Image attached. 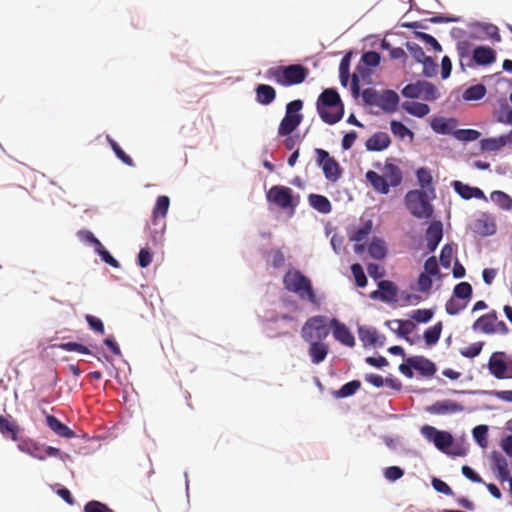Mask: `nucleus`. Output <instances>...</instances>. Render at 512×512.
Listing matches in <instances>:
<instances>
[{"label":"nucleus","mask_w":512,"mask_h":512,"mask_svg":"<svg viewBox=\"0 0 512 512\" xmlns=\"http://www.w3.org/2000/svg\"><path fill=\"white\" fill-rule=\"evenodd\" d=\"M487 369L496 379H512V354L504 351L493 352L489 357Z\"/></svg>","instance_id":"ddd939ff"},{"label":"nucleus","mask_w":512,"mask_h":512,"mask_svg":"<svg viewBox=\"0 0 512 512\" xmlns=\"http://www.w3.org/2000/svg\"><path fill=\"white\" fill-rule=\"evenodd\" d=\"M397 158L388 157L382 168V174L368 170L365 174L367 182L379 194L387 195L391 188L400 186L403 182V172L396 164Z\"/></svg>","instance_id":"20e7f679"},{"label":"nucleus","mask_w":512,"mask_h":512,"mask_svg":"<svg viewBox=\"0 0 512 512\" xmlns=\"http://www.w3.org/2000/svg\"><path fill=\"white\" fill-rule=\"evenodd\" d=\"M465 407L456 400L443 399L437 400L433 404L425 406L424 411L431 415H452L463 412Z\"/></svg>","instance_id":"6ab92c4d"},{"label":"nucleus","mask_w":512,"mask_h":512,"mask_svg":"<svg viewBox=\"0 0 512 512\" xmlns=\"http://www.w3.org/2000/svg\"><path fill=\"white\" fill-rule=\"evenodd\" d=\"M316 164L321 169L325 179L329 182H337L343 174V168L340 163L322 148H315Z\"/></svg>","instance_id":"f8f14e48"},{"label":"nucleus","mask_w":512,"mask_h":512,"mask_svg":"<svg viewBox=\"0 0 512 512\" xmlns=\"http://www.w3.org/2000/svg\"><path fill=\"white\" fill-rule=\"evenodd\" d=\"M45 414V422L50 430H52L56 435L66 438L72 439L76 437V432L63 423L60 419L55 417L54 415L48 414L43 411Z\"/></svg>","instance_id":"c756f323"},{"label":"nucleus","mask_w":512,"mask_h":512,"mask_svg":"<svg viewBox=\"0 0 512 512\" xmlns=\"http://www.w3.org/2000/svg\"><path fill=\"white\" fill-rule=\"evenodd\" d=\"M451 296L458 300H462L463 303L468 305L473 297V287L469 282H459L454 286Z\"/></svg>","instance_id":"49530a36"},{"label":"nucleus","mask_w":512,"mask_h":512,"mask_svg":"<svg viewBox=\"0 0 512 512\" xmlns=\"http://www.w3.org/2000/svg\"><path fill=\"white\" fill-rule=\"evenodd\" d=\"M364 380L375 388H383L387 386L394 391H400L402 389V382L392 374L383 377L376 373H367L364 375Z\"/></svg>","instance_id":"cd10ccee"},{"label":"nucleus","mask_w":512,"mask_h":512,"mask_svg":"<svg viewBox=\"0 0 512 512\" xmlns=\"http://www.w3.org/2000/svg\"><path fill=\"white\" fill-rule=\"evenodd\" d=\"M401 108L410 116L419 119L426 117L431 111L428 104L416 100L402 102Z\"/></svg>","instance_id":"c9c22d12"},{"label":"nucleus","mask_w":512,"mask_h":512,"mask_svg":"<svg viewBox=\"0 0 512 512\" xmlns=\"http://www.w3.org/2000/svg\"><path fill=\"white\" fill-rule=\"evenodd\" d=\"M308 203L314 210L321 214H329L332 211L330 200L322 194L310 193L308 195Z\"/></svg>","instance_id":"ea45409f"},{"label":"nucleus","mask_w":512,"mask_h":512,"mask_svg":"<svg viewBox=\"0 0 512 512\" xmlns=\"http://www.w3.org/2000/svg\"><path fill=\"white\" fill-rule=\"evenodd\" d=\"M333 317L314 315L309 317L301 328V337L305 342L325 341L332 331Z\"/></svg>","instance_id":"0eeeda50"},{"label":"nucleus","mask_w":512,"mask_h":512,"mask_svg":"<svg viewBox=\"0 0 512 512\" xmlns=\"http://www.w3.org/2000/svg\"><path fill=\"white\" fill-rule=\"evenodd\" d=\"M378 107L385 113L392 114L399 108L400 97L393 89H385L380 94Z\"/></svg>","instance_id":"7c9ffc66"},{"label":"nucleus","mask_w":512,"mask_h":512,"mask_svg":"<svg viewBox=\"0 0 512 512\" xmlns=\"http://www.w3.org/2000/svg\"><path fill=\"white\" fill-rule=\"evenodd\" d=\"M308 347V355L314 365H319L327 358L330 348L325 341L310 340Z\"/></svg>","instance_id":"473e14b6"},{"label":"nucleus","mask_w":512,"mask_h":512,"mask_svg":"<svg viewBox=\"0 0 512 512\" xmlns=\"http://www.w3.org/2000/svg\"><path fill=\"white\" fill-rule=\"evenodd\" d=\"M399 372L408 379H412L417 372L416 356L411 355L404 358L403 362L398 367Z\"/></svg>","instance_id":"6e6d98bb"},{"label":"nucleus","mask_w":512,"mask_h":512,"mask_svg":"<svg viewBox=\"0 0 512 512\" xmlns=\"http://www.w3.org/2000/svg\"><path fill=\"white\" fill-rule=\"evenodd\" d=\"M442 330H443L442 321H438L434 325L426 328L422 335L425 344L428 347L435 346L441 338Z\"/></svg>","instance_id":"c03bdc74"},{"label":"nucleus","mask_w":512,"mask_h":512,"mask_svg":"<svg viewBox=\"0 0 512 512\" xmlns=\"http://www.w3.org/2000/svg\"><path fill=\"white\" fill-rule=\"evenodd\" d=\"M357 333L364 348H382L386 343L385 335L379 333V331L373 326L358 325Z\"/></svg>","instance_id":"a211bd4d"},{"label":"nucleus","mask_w":512,"mask_h":512,"mask_svg":"<svg viewBox=\"0 0 512 512\" xmlns=\"http://www.w3.org/2000/svg\"><path fill=\"white\" fill-rule=\"evenodd\" d=\"M473 441L481 448H486L488 445L489 426L486 424L476 425L472 431Z\"/></svg>","instance_id":"603ef678"},{"label":"nucleus","mask_w":512,"mask_h":512,"mask_svg":"<svg viewBox=\"0 0 512 512\" xmlns=\"http://www.w3.org/2000/svg\"><path fill=\"white\" fill-rule=\"evenodd\" d=\"M266 199L269 203L275 204L282 210L289 212L292 217L300 203V195L294 193L293 189L284 185H273L266 192Z\"/></svg>","instance_id":"1a4fd4ad"},{"label":"nucleus","mask_w":512,"mask_h":512,"mask_svg":"<svg viewBox=\"0 0 512 512\" xmlns=\"http://www.w3.org/2000/svg\"><path fill=\"white\" fill-rule=\"evenodd\" d=\"M415 177L418 185L420 186V189L430 187L432 184H434L431 169L426 166L417 168L415 171Z\"/></svg>","instance_id":"4d7b16f0"},{"label":"nucleus","mask_w":512,"mask_h":512,"mask_svg":"<svg viewBox=\"0 0 512 512\" xmlns=\"http://www.w3.org/2000/svg\"><path fill=\"white\" fill-rule=\"evenodd\" d=\"M332 325L331 334L335 341L348 348H353L356 345L355 336L346 323L333 317Z\"/></svg>","instance_id":"aec40b11"},{"label":"nucleus","mask_w":512,"mask_h":512,"mask_svg":"<svg viewBox=\"0 0 512 512\" xmlns=\"http://www.w3.org/2000/svg\"><path fill=\"white\" fill-rule=\"evenodd\" d=\"M404 205L410 215L416 219L431 220L435 215L433 203L425 199L424 193L418 189H412L404 195Z\"/></svg>","instance_id":"6e6552de"},{"label":"nucleus","mask_w":512,"mask_h":512,"mask_svg":"<svg viewBox=\"0 0 512 512\" xmlns=\"http://www.w3.org/2000/svg\"><path fill=\"white\" fill-rule=\"evenodd\" d=\"M392 139L387 132L377 131L373 133L364 143L369 152H382L391 146Z\"/></svg>","instance_id":"c85d7f7f"},{"label":"nucleus","mask_w":512,"mask_h":512,"mask_svg":"<svg viewBox=\"0 0 512 512\" xmlns=\"http://www.w3.org/2000/svg\"><path fill=\"white\" fill-rule=\"evenodd\" d=\"M473 232L481 237L493 236L497 232V224L494 216L482 212L480 217L474 221Z\"/></svg>","instance_id":"bb28decb"},{"label":"nucleus","mask_w":512,"mask_h":512,"mask_svg":"<svg viewBox=\"0 0 512 512\" xmlns=\"http://www.w3.org/2000/svg\"><path fill=\"white\" fill-rule=\"evenodd\" d=\"M22 430L11 415L0 414V434L3 438L19 443L22 439L20 437Z\"/></svg>","instance_id":"b1692460"},{"label":"nucleus","mask_w":512,"mask_h":512,"mask_svg":"<svg viewBox=\"0 0 512 512\" xmlns=\"http://www.w3.org/2000/svg\"><path fill=\"white\" fill-rule=\"evenodd\" d=\"M468 27L472 30L468 34V38L471 40L488 38L494 43H499L502 40L498 26L493 23L476 20L470 22Z\"/></svg>","instance_id":"4468645a"},{"label":"nucleus","mask_w":512,"mask_h":512,"mask_svg":"<svg viewBox=\"0 0 512 512\" xmlns=\"http://www.w3.org/2000/svg\"><path fill=\"white\" fill-rule=\"evenodd\" d=\"M76 235L80 242L86 246L92 247L94 251L102 245V242L89 229H81Z\"/></svg>","instance_id":"bf43d9fd"},{"label":"nucleus","mask_w":512,"mask_h":512,"mask_svg":"<svg viewBox=\"0 0 512 512\" xmlns=\"http://www.w3.org/2000/svg\"><path fill=\"white\" fill-rule=\"evenodd\" d=\"M381 92L376 90L375 88L368 87L362 90L360 88V97H362L363 103L366 106H376L378 107Z\"/></svg>","instance_id":"e2e57ef3"},{"label":"nucleus","mask_w":512,"mask_h":512,"mask_svg":"<svg viewBox=\"0 0 512 512\" xmlns=\"http://www.w3.org/2000/svg\"><path fill=\"white\" fill-rule=\"evenodd\" d=\"M303 105L304 102L301 99H294L286 104L285 115L280 121L277 134H287L297 130L304 118L301 112Z\"/></svg>","instance_id":"9b49d317"},{"label":"nucleus","mask_w":512,"mask_h":512,"mask_svg":"<svg viewBox=\"0 0 512 512\" xmlns=\"http://www.w3.org/2000/svg\"><path fill=\"white\" fill-rule=\"evenodd\" d=\"M417 363V373L420 377L431 379L436 377L438 371L437 364L423 355H415Z\"/></svg>","instance_id":"f704fd0d"},{"label":"nucleus","mask_w":512,"mask_h":512,"mask_svg":"<svg viewBox=\"0 0 512 512\" xmlns=\"http://www.w3.org/2000/svg\"><path fill=\"white\" fill-rule=\"evenodd\" d=\"M421 435L435 448L448 457H464L468 453L463 440H456L451 431L441 430L432 425L425 424L420 428Z\"/></svg>","instance_id":"f03ea898"},{"label":"nucleus","mask_w":512,"mask_h":512,"mask_svg":"<svg viewBox=\"0 0 512 512\" xmlns=\"http://www.w3.org/2000/svg\"><path fill=\"white\" fill-rule=\"evenodd\" d=\"M94 253L99 256L100 260L106 265L119 269L121 268L120 262L111 254V252L102 244Z\"/></svg>","instance_id":"052dcab7"},{"label":"nucleus","mask_w":512,"mask_h":512,"mask_svg":"<svg viewBox=\"0 0 512 512\" xmlns=\"http://www.w3.org/2000/svg\"><path fill=\"white\" fill-rule=\"evenodd\" d=\"M413 36L429 46L434 52L441 53L443 51L442 45L433 35L423 31H413Z\"/></svg>","instance_id":"5fc2aeb1"},{"label":"nucleus","mask_w":512,"mask_h":512,"mask_svg":"<svg viewBox=\"0 0 512 512\" xmlns=\"http://www.w3.org/2000/svg\"><path fill=\"white\" fill-rule=\"evenodd\" d=\"M418 64H421L423 66L422 69V75L425 78H433L436 76L438 71V64L431 56H425L421 62Z\"/></svg>","instance_id":"338daca9"},{"label":"nucleus","mask_w":512,"mask_h":512,"mask_svg":"<svg viewBox=\"0 0 512 512\" xmlns=\"http://www.w3.org/2000/svg\"><path fill=\"white\" fill-rule=\"evenodd\" d=\"M167 223L166 220L150 218L147 222L144 232L148 237L149 244L152 247H162L165 241Z\"/></svg>","instance_id":"f3484780"},{"label":"nucleus","mask_w":512,"mask_h":512,"mask_svg":"<svg viewBox=\"0 0 512 512\" xmlns=\"http://www.w3.org/2000/svg\"><path fill=\"white\" fill-rule=\"evenodd\" d=\"M481 132L473 128H457L454 138L463 143H469L479 140Z\"/></svg>","instance_id":"864d4df0"},{"label":"nucleus","mask_w":512,"mask_h":512,"mask_svg":"<svg viewBox=\"0 0 512 512\" xmlns=\"http://www.w3.org/2000/svg\"><path fill=\"white\" fill-rule=\"evenodd\" d=\"M443 237L444 228L442 221L439 219H434L429 222L423 238L426 241L427 250L424 256L434 253L443 240Z\"/></svg>","instance_id":"dca6fc26"},{"label":"nucleus","mask_w":512,"mask_h":512,"mask_svg":"<svg viewBox=\"0 0 512 512\" xmlns=\"http://www.w3.org/2000/svg\"><path fill=\"white\" fill-rule=\"evenodd\" d=\"M350 270L354 278L355 285L358 288H365L368 284V278L365 274L363 266L360 263L355 262L351 264Z\"/></svg>","instance_id":"680f3d73"},{"label":"nucleus","mask_w":512,"mask_h":512,"mask_svg":"<svg viewBox=\"0 0 512 512\" xmlns=\"http://www.w3.org/2000/svg\"><path fill=\"white\" fill-rule=\"evenodd\" d=\"M458 120L455 117L433 116L430 121L432 131L439 135L454 137Z\"/></svg>","instance_id":"a878e982"},{"label":"nucleus","mask_w":512,"mask_h":512,"mask_svg":"<svg viewBox=\"0 0 512 512\" xmlns=\"http://www.w3.org/2000/svg\"><path fill=\"white\" fill-rule=\"evenodd\" d=\"M389 124L391 133L398 139L404 140L408 138L410 141L414 140L415 133L410 128H408L401 120L392 119Z\"/></svg>","instance_id":"a18cd8bd"},{"label":"nucleus","mask_w":512,"mask_h":512,"mask_svg":"<svg viewBox=\"0 0 512 512\" xmlns=\"http://www.w3.org/2000/svg\"><path fill=\"white\" fill-rule=\"evenodd\" d=\"M255 100L262 106L272 104L276 99V89L269 84H257L254 88Z\"/></svg>","instance_id":"72a5a7b5"},{"label":"nucleus","mask_w":512,"mask_h":512,"mask_svg":"<svg viewBox=\"0 0 512 512\" xmlns=\"http://www.w3.org/2000/svg\"><path fill=\"white\" fill-rule=\"evenodd\" d=\"M373 74L374 73L370 69L363 66L360 62L357 63L354 73L351 76L350 84L351 96L354 99H358L360 97V82L363 81L364 83L371 85Z\"/></svg>","instance_id":"4be33fe9"},{"label":"nucleus","mask_w":512,"mask_h":512,"mask_svg":"<svg viewBox=\"0 0 512 512\" xmlns=\"http://www.w3.org/2000/svg\"><path fill=\"white\" fill-rule=\"evenodd\" d=\"M382 54L375 50H365L362 52L359 62L370 69L373 73L377 69L382 61Z\"/></svg>","instance_id":"37998d69"},{"label":"nucleus","mask_w":512,"mask_h":512,"mask_svg":"<svg viewBox=\"0 0 512 512\" xmlns=\"http://www.w3.org/2000/svg\"><path fill=\"white\" fill-rule=\"evenodd\" d=\"M395 322L398 324V328L392 329V332L395 333L398 338L403 339L408 343H412V341H410V334L415 329V325L404 319H395Z\"/></svg>","instance_id":"8fccbe9b"},{"label":"nucleus","mask_w":512,"mask_h":512,"mask_svg":"<svg viewBox=\"0 0 512 512\" xmlns=\"http://www.w3.org/2000/svg\"><path fill=\"white\" fill-rule=\"evenodd\" d=\"M373 229V222L368 219L360 225L347 227V236L351 242H362L368 239Z\"/></svg>","instance_id":"2f4dec72"},{"label":"nucleus","mask_w":512,"mask_h":512,"mask_svg":"<svg viewBox=\"0 0 512 512\" xmlns=\"http://www.w3.org/2000/svg\"><path fill=\"white\" fill-rule=\"evenodd\" d=\"M454 246V243L449 242L444 244L441 248L438 262L444 269H449L451 267Z\"/></svg>","instance_id":"69168bd1"},{"label":"nucleus","mask_w":512,"mask_h":512,"mask_svg":"<svg viewBox=\"0 0 512 512\" xmlns=\"http://www.w3.org/2000/svg\"><path fill=\"white\" fill-rule=\"evenodd\" d=\"M450 185L454 192L463 200L478 199L485 202L488 201L483 190L477 186H472L460 180H453Z\"/></svg>","instance_id":"5701e85b"},{"label":"nucleus","mask_w":512,"mask_h":512,"mask_svg":"<svg viewBox=\"0 0 512 512\" xmlns=\"http://www.w3.org/2000/svg\"><path fill=\"white\" fill-rule=\"evenodd\" d=\"M473 48V45L468 40L458 41L456 44V50L459 57V66L462 72H464L467 67L466 63H464V59H468V61H470Z\"/></svg>","instance_id":"09e8293b"},{"label":"nucleus","mask_w":512,"mask_h":512,"mask_svg":"<svg viewBox=\"0 0 512 512\" xmlns=\"http://www.w3.org/2000/svg\"><path fill=\"white\" fill-rule=\"evenodd\" d=\"M490 200L503 211H512V197L502 191L494 190L490 193Z\"/></svg>","instance_id":"de8ad7c7"},{"label":"nucleus","mask_w":512,"mask_h":512,"mask_svg":"<svg viewBox=\"0 0 512 512\" xmlns=\"http://www.w3.org/2000/svg\"><path fill=\"white\" fill-rule=\"evenodd\" d=\"M17 448L22 453L40 461H44L49 457H56L64 463L72 461L71 455L63 452L60 448L40 443L29 437L22 438L17 444Z\"/></svg>","instance_id":"423d86ee"},{"label":"nucleus","mask_w":512,"mask_h":512,"mask_svg":"<svg viewBox=\"0 0 512 512\" xmlns=\"http://www.w3.org/2000/svg\"><path fill=\"white\" fill-rule=\"evenodd\" d=\"M315 105L319 118L329 126L340 122L345 115L344 102L336 87L323 89Z\"/></svg>","instance_id":"7ed1b4c3"},{"label":"nucleus","mask_w":512,"mask_h":512,"mask_svg":"<svg viewBox=\"0 0 512 512\" xmlns=\"http://www.w3.org/2000/svg\"><path fill=\"white\" fill-rule=\"evenodd\" d=\"M433 287V279L427 273H419L417 277V285H411L412 290H417L423 294H429Z\"/></svg>","instance_id":"0e129e2a"},{"label":"nucleus","mask_w":512,"mask_h":512,"mask_svg":"<svg viewBox=\"0 0 512 512\" xmlns=\"http://www.w3.org/2000/svg\"><path fill=\"white\" fill-rule=\"evenodd\" d=\"M170 197L167 195H159L154 203L150 218L166 220L170 208Z\"/></svg>","instance_id":"58836bf2"},{"label":"nucleus","mask_w":512,"mask_h":512,"mask_svg":"<svg viewBox=\"0 0 512 512\" xmlns=\"http://www.w3.org/2000/svg\"><path fill=\"white\" fill-rule=\"evenodd\" d=\"M378 288L384 294V303L396 304L399 301V287L391 280H381L377 283Z\"/></svg>","instance_id":"e433bc0d"},{"label":"nucleus","mask_w":512,"mask_h":512,"mask_svg":"<svg viewBox=\"0 0 512 512\" xmlns=\"http://www.w3.org/2000/svg\"><path fill=\"white\" fill-rule=\"evenodd\" d=\"M498 313L496 310H491L486 314L478 317L474 323L472 324V330L477 332L480 331L483 333V326L485 325H493L495 321H497Z\"/></svg>","instance_id":"13d9d810"},{"label":"nucleus","mask_w":512,"mask_h":512,"mask_svg":"<svg viewBox=\"0 0 512 512\" xmlns=\"http://www.w3.org/2000/svg\"><path fill=\"white\" fill-rule=\"evenodd\" d=\"M497 60V52L488 45H477L473 48L470 61L466 63L468 68L476 66L489 67Z\"/></svg>","instance_id":"2eb2a0df"},{"label":"nucleus","mask_w":512,"mask_h":512,"mask_svg":"<svg viewBox=\"0 0 512 512\" xmlns=\"http://www.w3.org/2000/svg\"><path fill=\"white\" fill-rule=\"evenodd\" d=\"M369 256L375 260H384L388 255V247L384 239L373 236L368 247Z\"/></svg>","instance_id":"4c0bfd02"},{"label":"nucleus","mask_w":512,"mask_h":512,"mask_svg":"<svg viewBox=\"0 0 512 512\" xmlns=\"http://www.w3.org/2000/svg\"><path fill=\"white\" fill-rule=\"evenodd\" d=\"M361 381L359 379H353L340 386L339 389L331 392L335 399H345L354 396L357 391L361 388Z\"/></svg>","instance_id":"a19ab883"},{"label":"nucleus","mask_w":512,"mask_h":512,"mask_svg":"<svg viewBox=\"0 0 512 512\" xmlns=\"http://www.w3.org/2000/svg\"><path fill=\"white\" fill-rule=\"evenodd\" d=\"M435 311L436 307L415 309L411 311L410 318L416 324H427L433 319Z\"/></svg>","instance_id":"3c124183"},{"label":"nucleus","mask_w":512,"mask_h":512,"mask_svg":"<svg viewBox=\"0 0 512 512\" xmlns=\"http://www.w3.org/2000/svg\"><path fill=\"white\" fill-rule=\"evenodd\" d=\"M490 467L496 478L505 482L511 477L509 464L506 457L498 450H492L489 455Z\"/></svg>","instance_id":"412c9836"},{"label":"nucleus","mask_w":512,"mask_h":512,"mask_svg":"<svg viewBox=\"0 0 512 512\" xmlns=\"http://www.w3.org/2000/svg\"><path fill=\"white\" fill-rule=\"evenodd\" d=\"M512 144V129L497 137H486L479 140L481 152H498L506 145Z\"/></svg>","instance_id":"393cba45"},{"label":"nucleus","mask_w":512,"mask_h":512,"mask_svg":"<svg viewBox=\"0 0 512 512\" xmlns=\"http://www.w3.org/2000/svg\"><path fill=\"white\" fill-rule=\"evenodd\" d=\"M83 512H114L106 503L99 500H90L85 503Z\"/></svg>","instance_id":"774afa93"},{"label":"nucleus","mask_w":512,"mask_h":512,"mask_svg":"<svg viewBox=\"0 0 512 512\" xmlns=\"http://www.w3.org/2000/svg\"><path fill=\"white\" fill-rule=\"evenodd\" d=\"M401 95L406 99H422L426 102H435L441 97L437 86L425 79H419L406 84L401 89Z\"/></svg>","instance_id":"9d476101"},{"label":"nucleus","mask_w":512,"mask_h":512,"mask_svg":"<svg viewBox=\"0 0 512 512\" xmlns=\"http://www.w3.org/2000/svg\"><path fill=\"white\" fill-rule=\"evenodd\" d=\"M487 94V88L483 83H476L467 87L462 93L465 102H474L483 99Z\"/></svg>","instance_id":"79ce46f5"},{"label":"nucleus","mask_w":512,"mask_h":512,"mask_svg":"<svg viewBox=\"0 0 512 512\" xmlns=\"http://www.w3.org/2000/svg\"><path fill=\"white\" fill-rule=\"evenodd\" d=\"M309 72L307 66L293 63L269 68L265 73V78L280 86L291 87L302 84L309 76Z\"/></svg>","instance_id":"39448f33"},{"label":"nucleus","mask_w":512,"mask_h":512,"mask_svg":"<svg viewBox=\"0 0 512 512\" xmlns=\"http://www.w3.org/2000/svg\"><path fill=\"white\" fill-rule=\"evenodd\" d=\"M282 282L288 292L296 294L302 301L311 304L315 311L320 310L326 301L325 294H318L312 280L299 269H288L283 275Z\"/></svg>","instance_id":"f257e3e1"}]
</instances>
